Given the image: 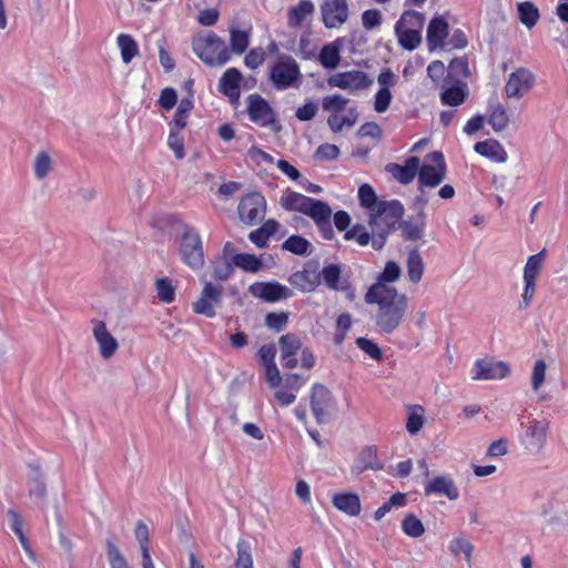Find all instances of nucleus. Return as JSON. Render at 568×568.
<instances>
[{"label": "nucleus", "instance_id": "1", "mask_svg": "<svg viewBox=\"0 0 568 568\" xmlns=\"http://www.w3.org/2000/svg\"><path fill=\"white\" fill-rule=\"evenodd\" d=\"M365 302L378 305L376 325L385 334H390L398 327L407 311L406 295H398L395 287L381 284H373L367 290Z\"/></svg>", "mask_w": 568, "mask_h": 568}, {"label": "nucleus", "instance_id": "2", "mask_svg": "<svg viewBox=\"0 0 568 568\" xmlns=\"http://www.w3.org/2000/svg\"><path fill=\"white\" fill-rule=\"evenodd\" d=\"M192 50L209 67H222L231 59L230 50L224 40L213 31L205 37L194 38Z\"/></svg>", "mask_w": 568, "mask_h": 568}, {"label": "nucleus", "instance_id": "3", "mask_svg": "<svg viewBox=\"0 0 568 568\" xmlns=\"http://www.w3.org/2000/svg\"><path fill=\"white\" fill-rule=\"evenodd\" d=\"M181 225L183 233L178 240L180 258L190 268L201 270L205 263L201 235L194 226L186 223Z\"/></svg>", "mask_w": 568, "mask_h": 568}, {"label": "nucleus", "instance_id": "4", "mask_svg": "<svg viewBox=\"0 0 568 568\" xmlns=\"http://www.w3.org/2000/svg\"><path fill=\"white\" fill-rule=\"evenodd\" d=\"M268 79L277 90L298 87L302 81L300 65L292 55L281 53L270 69Z\"/></svg>", "mask_w": 568, "mask_h": 568}, {"label": "nucleus", "instance_id": "5", "mask_svg": "<svg viewBox=\"0 0 568 568\" xmlns=\"http://www.w3.org/2000/svg\"><path fill=\"white\" fill-rule=\"evenodd\" d=\"M310 402L316 423L327 424L337 407L332 392L325 385L315 383L311 390Z\"/></svg>", "mask_w": 568, "mask_h": 568}, {"label": "nucleus", "instance_id": "6", "mask_svg": "<svg viewBox=\"0 0 568 568\" xmlns=\"http://www.w3.org/2000/svg\"><path fill=\"white\" fill-rule=\"evenodd\" d=\"M247 114L252 122L261 126H271L274 132H280L282 125L277 120V115L271 104L258 93L247 97Z\"/></svg>", "mask_w": 568, "mask_h": 568}, {"label": "nucleus", "instance_id": "7", "mask_svg": "<svg viewBox=\"0 0 568 568\" xmlns=\"http://www.w3.org/2000/svg\"><path fill=\"white\" fill-rule=\"evenodd\" d=\"M427 158L432 160L435 165L432 164H419L417 175V184L420 187H436L446 178L447 164L444 154L440 151H433L427 154Z\"/></svg>", "mask_w": 568, "mask_h": 568}, {"label": "nucleus", "instance_id": "8", "mask_svg": "<svg viewBox=\"0 0 568 568\" xmlns=\"http://www.w3.org/2000/svg\"><path fill=\"white\" fill-rule=\"evenodd\" d=\"M237 212L242 222L253 225L264 217L266 200L260 192L248 193L241 199Z\"/></svg>", "mask_w": 568, "mask_h": 568}, {"label": "nucleus", "instance_id": "9", "mask_svg": "<svg viewBox=\"0 0 568 568\" xmlns=\"http://www.w3.org/2000/svg\"><path fill=\"white\" fill-rule=\"evenodd\" d=\"M327 83L331 88L354 92L368 89L373 84V80L364 71L351 70L331 75Z\"/></svg>", "mask_w": 568, "mask_h": 568}, {"label": "nucleus", "instance_id": "10", "mask_svg": "<svg viewBox=\"0 0 568 568\" xmlns=\"http://www.w3.org/2000/svg\"><path fill=\"white\" fill-rule=\"evenodd\" d=\"M223 290L210 282H205L201 295L196 302L192 304L195 314L204 315L212 318L216 315L215 305L222 303Z\"/></svg>", "mask_w": 568, "mask_h": 568}, {"label": "nucleus", "instance_id": "11", "mask_svg": "<svg viewBox=\"0 0 568 568\" xmlns=\"http://www.w3.org/2000/svg\"><path fill=\"white\" fill-rule=\"evenodd\" d=\"M321 14L324 26L328 29L344 24L349 16L346 0H325L321 4Z\"/></svg>", "mask_w": 568, "mask_h": 568}, {"label": "nucleus", "instance_id": "12", "mask_svg": "<svg viewBox=\"0 0 568 568\" xmlns=\"http://www.w3.org/2000/svg\"><path fill=\"white\" fill-rule=\"evenodd\" d=\"M248 292L267 303H275L292 296V291L278 282H255L248 286Z\"/></svg>", "mask_w": 568, "mask_h": 568}, {"label": "nucleus", "instance_id": "13", "mask_svg": "<svg viewBox=\"0 0 568 568\" xmlns=\"http://www.w3.org/2000/svg\"><path fill=\"white\" fill-rule=\"evenodd\" d=\"M243 74L237 68H229L220 78L219 91L225 95L232 105H237L241 97Z\"/></svg>", "mask_w": 568, "mask_h": 568}, {"label": "nucleus", "instance_id": "14", "mask_svg": "<svg viewBox=\"0 0 568 568\" xmlns=\"http://www.w3.org/2000/svg\"><path fill=\"white\" fill-rule=\"evenodd\" d=\"M535 82L534 74L525 68H519L509 75L505 85V92L508 98H521L528 92Z\"/></svg>", "mask_w": 568, "mask_h": 568}, {"label": "nucleus", "instance_id": "15", "mask_svg": "<svg viewBox=\"0 0 568 568\" xmlns=\"http://www.w3.org/2000/svg\"><path fill=\"white\" fill-rule=\"evenodd\" d=\"M290 283L303 292L314 291L321 283L317 262H307L303 271L293 273Z\"/></svg>", "mask_w": 568, "mask_h": 568}, {"label": "nucleus", "instance_id": "16", "mask_svg": "<svg viewBox=\"0 0 568 568\" xmlns=\"http://www.w3.org/2000/svg\"><path fill=\"white\" fill-rule=\"evenodd\" d=\"M404 213V205L398 200L381 202L377 210L372 213V222L375 223V219L379 217L382 222H385L395 230L396 225L402 221Z\"/></svg>", "mask_w": 568, "mask_h": 568}, {"label": "nucleus", "instance_id": "17", "mask_svg": "<svg viewBox=\"0 0 568 568\" xmlns=\"http://www.w3.org/2000/svg\"><path fill=\"white\" fill-rule=\"evenodd\" d=\"M424 493L426 496H446L449 500L459 498V489L450 476H436L425 485Z\"/></svg>", "mask_w": 568, "mask_h": 568}, {"label": "nucleus", "instance_id": "18", "mask_svg": "<svg viewBox=\"0 0 568 568\" xmlns=\"http://www.w3.org/2000/svg\"><path fill=\"white\" fill-rule=\"evenodd\" d=\"M474 369V379H500L510 373V368L505 362L488 363L483 359L476 361Z\"/></svg>", "mask_w": 568, "mask_h": 568}, {"label": "nucleus", "instance_id": "19", "mask_svg": "<svg viewBox=\"0 0 568 568\" xmlns=\"http://www.w3.org/2000/svg\"><path fill=\"white\" fill-rule=\"evenodd\" d=\"M419 168V158L409 156L404 165L397 163H388L385 170L390 173L400 184L407 185L417 175Z\"/></svg>", "mask_w": 568, "mask_h": 568}, {"label": "nucleus", "instance_id": "20", "mask_svg": "<svg viewBox=\"0 0 568 568\" xmlns=\"http://www.w3.org/2000/svg\"><path fill=\"white\" fill-rule=\"evenodd\" d=\"M449 26L448 22L442 16H435L428 27L426 40L429 51L435 50L437 47L444 44L445 39L448 37Z\"/></svg>", "mask_w": 568, "mask_h": 568}, {"label": "nucleus", "instance_id": "21", "mask_svg": "<svg viewBox=\"0 0 568 568\" xmlns=\"http://www.w3.org/2000/svg\"><path fill=\"white\" fill-rule=\"evenodd\" d=\"M93 335L99 344L101 356L105 359L112 357L116 352L119 344L108 331L104 322L99 321L94 324Z\"/></svg>", "mask_w": 568, "mask_h": 568}, {"label": "nucleus", "instance_id": "22", "mask_svg": "<svg viewBox=\"0 0 568 568\" xmlns=\"http://www.w3.org/2000/svg\"><path fill=\"white\" fill-rule=\"evenodd\" d=\"M31 469V479L29 483V496L37 506L43 508L47 498V485L39 465H29Z\"/></svg>", "mask_w": 568, "mask_h": 568}, {"label": "nucleus", "instance_id": "23", "mask_svg": "<svg viewBox=\"0 0 568 568\" xmlns=\"http://www.w3.org/2000/svg\"><path fill=\"white\" fill-rule=\"evenodd\" d=\"M332 504L337 510L351 517L358 516L362 510L361 499L356 493H337L333 495Z\"/></svg>", "mask_w": 568, "mask_h": 568}, {"label": "nucleus", "instance_id": "24", "mask_svg": "<svg viewBox=\"0 0 568 568\" xmlns=\"http://www.w3.org/2000/svg\"><path fill=\"white\" fill-rule=\"evenodd\" d=\"M474 150L479 155L490 159L497 163H505L508 159L506 150L495 139L476 142Z\"/></svg>", "mask_w": 568, "mask_h": 568}, {"label": "nucleus", "instance_id": "25", "mask_svg": "<svg viewBox=\"0 0 568 568\" xmlns=\"http://www.w3.org/2000/svg\"><path fill=\"white\" fill-rule=\"evenodd\" d=\"M426 214H415L410 220H403L398 224L405 241H417L423 236L426 226Z\"/></svg>", "mask_w": 568, "mask_h": 568}, {"label": "nucleus", "instance_id": "26", "mask_svg": "<svg viewBox=\"0 0 568 568\" xmlns=\"http://www.w3.org/2000/svg\"><path fill=\"white\" fill-rule=\"evenodd\" d=\"M384 464L378 459L377 448L374 445L365 446L358 454L354 469L357 473H363L367 469L381 470Z\"/></svg>", "mask_w": 568, "mask_h": 568}, {"label": "nucleus", "instance_id": "27", "mask_svg": "<svg viewBox=\"0 0 568 568\" xmlns=\"http://www.w3.org/2000/svg\"><path fill=\"white\" fill-rule=\"evenodd\" d=\"M468 94L467 84L460 80H456L454 84L449 85L440 93V102L444 105L458 106L466 101Z\"/></svg>", "mask_w": 568, "mask_h": 568}, {"label": "nucleus", "instance_id": "28", "mask_svg": "<svg viewBox=\"0 0 568 568\" xmlns=\"http://www.w3.org/2000/svg\"><path fill=\"white\" fill-rule=\"evenodd\" d=\"M312 199L313 197L298 192L287 190L286 193L281 196L280 204L286 211L304 214Z\"/></svg>", "mask_w": 568, "mask_h": 568}, {"label": "nucleus", "instance_id": "29", "mask_svg": "<svg viewBox=\"0 0 568 568\" xmlns=\"http://www.w3.org/2000/svg\"><path fill=\"white\" fill-rule=\"evenodd\" d=\"M368 225L373 236L372 247L375 251H381L385 246L388 235L394 229L388 226L385 222H382L379 217H376L375 223H373L372 213H369Z\"/></svg>", "mask_w": 568, "mask_h": 568}, {"label": "nucleus", "instance_id": "30", "mask_svg": "<svg viewBox=\"0 0 568 568\" xmlns=\"http://www.w3.org/2000/svg\"><path fill=\"white\" fill-rule=\"evenodd\" d=\"M394 31L404 50L413 51L422 43V33L417 30L405 29L402 22L395 23Z\"/></svg>", "mask_w": 568, "mask_h": 568}, {"label": "nucleus", "instance_id": "31", "mask_svg": "<svg viewBox=\"0 0 568 568\" xmlns=\"http://www.w3.org/2000/svg\"><path fill=\"white\" fill-rule=\"evenodd\" d=\"M314 10V3L311 0H301L295 7L290 8L287 11L288 27H300L305 20L306 16L312 14Z\"/></svg>", "mask_w": 568, "mask_h": 568}, {"label": "nucleus", "instance_id": "32", "mask_svg": "<svg viewBox=\"0 0 568 568\" xmlns=\"http://www.w3.org/2000/svg\"><path fill=\"white\" fill-rule=\"evenodd\" d=\"M337 39L335 42L325 44L318 53L317 60L327 70L336 69L341 61V49Z\"/></svg>", "mask_w": 568, "mask_h": 568}, {"label": "nucleus", "instance_id": "33", "mask_svg": "<svg viewBox=\"0 0 568 568\" xmlns=\"http://www.w3.org/2000/svg\"><path fill=\"white\" fill-rule=\"evenodd\" d=\"M282 250L295 255L305 256L312 254L313 245L304 236L293 234L283 242Z\"/></svg>", "mask_w": 568, "mask_h": 568}, {"label": "nucleus", "instance_id": "34", "mask_svg": "<svg viewBox=\"0 0 568 568\" xmlns=\"http://www.w3.org/2000/svg\"><path fill=\"white\" fill-rule=\"evenodd\" d=\"M424 262L417 247L410 250L407 256V276L412 283H418L424 274Z\"/></svg>", "mask_w": 568, "mask_h": 568}, {"label": "nucleus", "instance_id": "35", "mask_svg": "<svg viewBox=\"0 0 568 568\" xmlns=\"http://www.w3.org/2000/svg\"><path fill=\"white\" fill-rule=\"evenodd\" d=\"M304 214L310 216L315 224H320L326 219H332L333 211L327 202L312 199Z\"/></svg>", "mask_w": 568, "mask_h": 568}, {"label": "nucleus", "instance_id": "36", "mask_svg": "<svg viewBox=\"0 0 568 568\" xmlns=\"http://www.w3.org/2000/svg\"><path fill=\"white\" fill-rule=\"evenodd\" d=\"M488 123L495 132H501L508 126L509 118L505 108L500 103H489Z\"/></svg>", "mask_w": 568, "mask_h": 568}, {"label": "nucleus", "instance_id": "37", "mask_svg": "<svg viewBox=\"0 0 568 568\" xmlns=\"http://www.w3.org/2000/svg\"><path fill=\"white\" fill-rule=\"evenodd\" d=\"M116 43L121 51V59L125 64L130 63L133 60V58L138 55V43L130 34H119Z\"/></svg>", "mask_w": 568, "mask_h": 568}, {"label": "nucleus", "instance_id": "38", "mask_svg": "<svg viewBox=\"0 0 568 568\" xmlns=\"http://www.w3.org/2000/svg\"><path fill=\"white\" fill-rule=\"evenodd\" d=\"M517 10L520 22L527 28L531 29L537 24L540 14L538 8L532 2H519L517 4Z\"/></svg>", "mask_w": 568, "mask_h": 568}, {"label": "nucleus", "instance_id": "39", "mask_svg": "<svg viewBox=\"0 0 568 568\" xmlns=\"http://www.w3.org/2000/svg\"><path fill=\"white\" fill-rule=\"evenodd\" d=\"M278 346L281 349V356L285 358L292 355H297L302 349V341L296 334L287 333L278 338Z\"/></svg>", "mask_w": 568, "mask_h": 568}, {"label": "nucleus", "instance_id": "40", "mask_svg": "<svg viewBox=\"0 0 568 568\" xmlns=\"http://www.w3.org/2000/svg\"><path fill=\"white\" fill-rule=\"evenodd\" d=\"M232 258L234 264L233 266H236L245 272L257 273L263 267L261 258L254 254L240 253Z\"/></svg>", "mask_w": 568, "mask_h": 568}, {"label": "nucleus", "instance_id": "41", "mask_svg": "<svg viewBox=\"0 0 568 568\" xmlns=\"http://www.w3.org/2000/svg\"><path fill=\"white\" fill-rule=\"evenodd\" d=\"M250 44V31L240 30L235 27L230 29V45L231 50L236 54H242L246 51Z\"/></svg>", "mask_w": 568, "mask_h": 568}, {"label": "nucleus", "instance_id": "42", "mask_svg": "<svg viewBox=\"0 0 568 568\" xmlns=\"http://www.w3.org/2000/svg\"><path fill=\"white\" fill-rule=\"evenodd\" d=\"M358 201L361 206L368 210L369 213H374L382 202L377 199L375 190L367 183H364L359 186Z\"/></svg>", "mask_w": 568, "mask_h": 568}, {"label": "nucleus", "instance_id": "43", "mask_svg": "<svg viewBox=\"0 0 568 568\" xmlns=\"http://www.w3.org/2000/svg\"><path fill=\"white\" fill-rule=\"evenodd\" d=\"M403 531L412 538L422 537L425 532V527L422 520L413 513L407 514L402 520Z\"/></svg>", "mask_w": 568, "mask_h": 568}, {"label": "nucleus", "instance_id": "44", "mask_svg": "<svg viewBox=\"0 0 568 568\" xmlns=\"http://www.w3.org/2000/svg\"><path fill=\"white\" fill-rule=\"evenodd\" d=\"M106 557L111 568H130L125 557L115 545V542L108 538L105 540Z\"/></svg>", "mask_w": 568, "mask_h": 568}, {"label": "nucleus", "instance_id": "45", "mask_svg": "<svg viewBox=\"0 0 568 568\" xmlns=\"http://www.w3.org/2000/svg\"><path fill=\"white\" fill-rule=\"evenodd\" d=\"M251 545L245 539H240L236 544L235 568H253V558Z\"/></svg>", "mask_w": 568, "mask_h": 568}, {"label": "nucleus", "instance_id": "46", "mask_svg": "<svg viewBox=\"0 0 568 568\" xmlns=\"http://www.w3.org/2000/svg\"><path fill=\"white\" fill-rule=\"evenodd\" d=\"M341 273L339 264H328L320 272L321 280L323 278L325 285L333 291H339Z\"/></svg>", "mask_w": 568, "mask_h": 568}, {"label": "nucleus", "instance_id": "47", "mask_svg": "<svg viewBox=\"0 0 568 568\" xmlns=\"http://www.w3.org/2000/svg\"><path fill=\"white\" fill-rule=\"evenodd\" d=\"M397 22H402V26L405 29L417 30L422 33L425 23V16L415 10H406Z\"/></svg>", "mask_w": 568, "mask_h": 568}, {"label": "nucleus", "instance_id": "48", "mask_svg": "<svg viewBox=\"0 0 568 568\" xmlns=\"http://www.w3.org/2000/svg\"><path fill=\"white\" fill-rule=\"evenodd\" d=\"M158 297L161 302L170 304L175 300V287L169 277H160L155 282Z\"/></svg>", "mask_w": 568, "mask_h": 568}, {"label": "nucleus", "instance_id": "49", "mask_svg": "<svg viewBox=\"0 0 568 568\" xmlns=\"http://www.w3.org/2000/svg\"><path fill=\"white\" fill-rule=\"evenodd\" d=\"M402 274L400 266L395 261H388L385 264L383 272L378 275L375 284L387 286L386 283H394Z\"/></svg>", "mask_w": 568, "mask_h": 568}, {"label": "nucleus", "instance_id": "50", "mask_svg": "<svg viewBox=\"0 0 568 568\" xmlns=\"http://www.w3.org/2000/svg\"><path fill=\"white\" fill-rule=\"evenodd\" d=\"M448 77L468 78L470 75L467 57L454 58L448 65Z\"/></svg>", "mask_w": 568, "mask_h": 568}, {"label": "nucleus", "instance_id": "51", "mask_svg": "<svg viewBox=\"0 0 568 568\" xmlns=\"http://www.w3.org/2000/svg\"><path fill=\"white\" fill-rule=\"evenodd\" d=\"M355 343L357 347L367 354L372 359L381 361L383 358V352L374 341L367 337H357Z\"/></svg>", "mask_w": 568, "mask_h": 568}, {"label": "nucleus", "instance_id": "52", "mask_svg": "<svg viewBox=\"0 0 568 568\" xmlns=\"http://www.w3.org/2000/svg\"><path fill=\"white\" fill-rule=\"evenodd\" d=\"M288 323L287 312H271L265 316V325L275 332L283 331Z\"/></svg>", "mask_w": 568, "mask_h": 568}, {"label": "nucleus", "instance_id": "53", "mask_svg": "<svg viewBox=\"0 0 568 568\" xmlns=\"http://www.w3.org/2000/svg\"><path fill=\"white\" fill-rule=\"evenodd\" d=\"M181 132L170 129L168 138V145L174 152L178 160H182L185 156L184 138Z\"/></svg>", "mask_w": 568, "mask_h": 568}, {"label": "nucleus", "instance_id": "54", "mask_svg": "<svg viewBox=\"0 0 568 568\" xmlns=\"http://www.w3.org/2000/svg\"><path fill=\"white\" fill-rule=\"evenodd\" d=\"M347 103L348 99L342 97L341 94H332L323 99L322 106L325 111L341 112L346 108Z\"/></svg>", "mask_w": 568, "mask_h": 568}, {"label": "nucleus", "instance_id": "55", "mask_svg": "<svg viewBox=\"0 0 568 568\" xmlns=\"http://www.w3.org/2000/svg\"><path fill=\"white\" fill-rule=\"evenodd\" d=\"M449 550L454 555H458L463 552L465 555V559L468 564L471 561V552L474 550V546L470 541L463 539V538H456L450 541L449 544Z\"/></svg>", "mask_w": 568, "mask_h": 568}, {"label": "nucleus", "instance_id": "56", "mask_svg": "<svg viewBox=\"0 0 568 568\" xmlns=\"http://www.w3.org/2000/svg\"><path fill=\"white\" fill-rule=\"evenodd\" d=\"M542 256L544 252L529 256L524 268V280L536 281Z\"/></svg>", "mask_w": 568, "mask_h": 568}, {"label": "nucleus", "instance_id": "57", "mask_svg": "<svg viewBox=\"0 0 568 568\" xmlns=\"http://www.w3.org/2000/svg\"><path fill=\"white\" fill-rule=\"evenodd\" d=\"M393 95L389 88H379L375 94L374 109L377 113L387 111L390 105Z\"/></svg>", "mask_w": 568, "mask_h": 568}, {"label": "nucleus", "instance_id": "58", "mask_svg": "<svg viewBox=\"0 0 568 568\" xmlns=\"http://www.w3.org/2000/svg\"><path fill=\"white\" fill-rule=\"evenodd\" d=\"M50 166H51V158H50V155L47 152L41 151L37 155L36 162H34V174H36V176L39 180L44 179L47 176V174L49 173Z\"/></svg>", "mask_w": 568, "mask_h": 568}, {"label": "nucleus", "instance_id": "59", "mask_svg": "<svg viewBox=\"0 0 568 568\" xmlns=\"http://www.w3.org/2000/svg\"><path fill=\"white\" fill-rule=\"evenodd\" d=\"M382 13L377 9L365 10L362 14V23L366 30H374L382 24Z\"/></svg>", "mask_w": 568, "mask_h": 568}, {"label": "nucleus", "instance_id": "60", "mask_svg": "<svg viewBox=\"0 0 568 568\" xmlns=\"http://www.w3.org/2000/svg\"><path fill=\"white\" fill-rule=\"evenodd\" d=\"M318 111V105L313 100H306L305 103L297 108L295 116L303 122L311 121L315 118Z\"/></svg>", "mask_w": 568, "mask_h": 568}, {"label": "nucleus", "instance_id": "61", "mask_svg": "<svg viewBox=\"0 0 568 568\" xmlns=\"http://www.w3.org/2000/svg\"><path fill=\"white\" fill-rule=\"evenodd\" d=\"M178 102V93L175 89L166 87L161 91L160 98L158 100L159 105L165 110L170 111L175 106Z\"/></svg>", "mask_w": 568, "mask_h": 568}, {"label": "nucleus", "instance_id": "62", "mask_svg": "<svg viewBox=\"0 0 568 568\" xmlns=\"http://www.w3.org/2000/svg\"><path fill=\"white\" fill-rule=\"evenodd\" d=\"M339 155V149L335 144L323 143L315 151V159L321 161H332Z\"/></svg>", "mask_w": 568, "mask_h": 568}, {"label": "nucleus", "instance_id": "63", "mask_svg": "<svg viewBox=\"0 0 568 568\" xmlns=\"http://www.w3.org/2000/svg\"><path fill=\"white\" fill-rule=\"evenodd\" d=\"M546 363L544 359H538L535 362L532 375H531V386L534 390H538L545 382L546 377Z\"/></svg>", "mask_w": 568, "mask_h": 568}, {"label": "nucleus", "instance_id": "64", "mask_svg": "<svg viewBox=\"0 0 568 568\" xmlns=\"http://www.w3.org/2000/svg\"><path fill=\"white\" fill-rule=\"evenodd\" d=\"M265 61V52L262 48L251 49L244 58L247 68L254 70Z\"/></svg>", "mask_w": 568, "mask_h": 568}]
</instances>
